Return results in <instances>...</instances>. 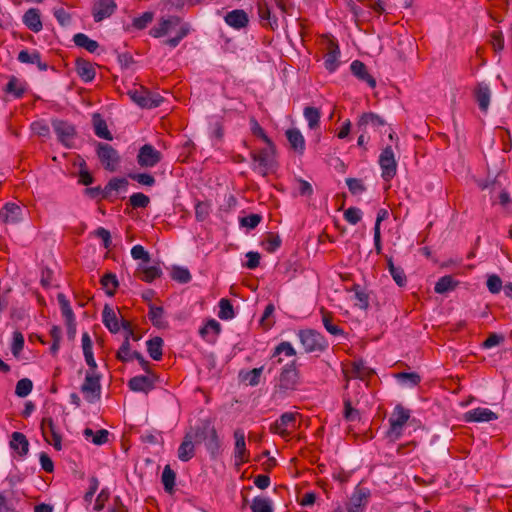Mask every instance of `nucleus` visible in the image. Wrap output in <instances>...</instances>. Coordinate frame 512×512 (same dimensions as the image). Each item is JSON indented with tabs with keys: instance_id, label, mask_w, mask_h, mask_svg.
I'll return each instance as SVG.
<instances>
[{
	"instance_id": "2eb2a0df",
	"label": "nucleus",
	"mask_w": 512,
	"mask_h": 512,
	"mask_svg": "<svg viewBox=\"0 0 512 512\" xmlns=\"http://www.w3.org/2000/svg\"><path fill=\"white\" fill-rule=\"evenodd\" d=\"M182 20L178 16H169L168 18H162L157 25L151 28L150 35L154 38H160L165 36L176 26L182 24Z\"/></svg>"
},
{
	"instance_id": "774afa93",
	"label": "nucleus",
	"mask_w": 512,
	"mask_h": 512,
	"mask_svg": "<svg viewBox=\"0 0 512 512\" xmlns=\"http://www.w3.org/2000/svg\"><path fill=\"white\" fill-rule=\"evenodd\" d=\"M262 220V216L259 214H249L240 218V225L249 229L256 228Z\"/></svg>"
},
{
	"instance_id": "f03ea898",
	"label": "nucleus",
	"mask_w": 512,
	"mask_h": 512,
	"mask_svg": "<svg viewBox=\"0 0 512 512\" xmlns=\"http://www.w3.org/2000/svg\"><path fill=\"white\" fill-rule=\"evenodd\" d=\"M297 336L305 353H322L329 346L327 339L314 329H301Z\"/></svg>"
},
{
	"instance_id": "bf43d9fd",
	"label": "nucleus",
	"mask_w": 512,
	"mask_h": 512,
	"mask_svg": "<svg viewBox=\"0 0 512 512\" xmlns=\"http://www.w3.org/2000/svg\"><path fill=\"white\" fill-rule=\"evenodd\" d=\"M351 291H354L355 293V298L359 302L357 304L359 308L366 310L369 307V295L361 289L359 284H354Z\"/></svg>"
},
{
	"instance_id": "cd10ccee",
	"label": "nucleus",
	"mask_w": 512,
	"mask_h": 512,
	"mask_svg": "<svg viewBox=\"0 0 512 512\" xmlns=\"http://www.w3.org/2000/svg\"><path fill=\"white\" fill-rule=\"evenodd\" d=\"M285 355L286 357H291L296 355V350L292 346L290 342L283 341L279 343L274 349L271 354V361L272 365L276 366L278 364H281L283 359L281 358V355Z\"/></svg>"
},
{
	"instance_id": "1a4fd4ad",
	"label": "nucleus",
	"mask_w": 512,
	"mask_h": 512,
	"mask_svg": "<svg viewBox=\"0 0 512 512\" xmlns=\"http://www.w3.org/2000/svg\"><path fill=\"white\" fill-rule=\"evenodd\" d=\"M52 127L58 140L67 148L72 147V141L76 135L75 127L67 121L53 120Z\"/></svg>"
},
{
	"instance_id": "e433bc0d",
	"label": "nucleus",
	"mask_w": 512,
	"mask_h": 512,
	"mask_svg": "<svg viewBox=\"0 0 512 512\" xmlns=\"http://www.w3.org/2000/svg\"><path fill=\"white\" fill-rule=\"evenodd\" d=\"M92 122L96 136L105 140L113 139L112 134L107 127L106 121L101 117L100 114H94Z\"/></svg>"
},
{
	"instance_id": "9d476101",
	"label": "nucleus",
	"mask_w": 512,
	"mask_h": 512,
	"mask_svg": "<svg viewBox=\"0 0 512 512\" xmlns=\"http://www.w3.org/2000/svg\"><path fill=\"white\" fill-rule=\"evenodd\" d=\"M157 380L158 376L156 374L138 375L132 377L127 385L133 392H143L147 394L154 389Z\"/></svg>"
},
{
	"instance_id": "338daca9",
	"label": "nucleus",
	"mask_w": 512,
	"mask_h": 512,
	"mask_svg": "<svg viewBox=\"0 0 512 512\" xmlns=\"http://www.w3.org/2000/svg\"><path fill=\"white\" fill-rule=\"evenodd\" d=\"M5 92L13 94L16 98H21L25 90L24 88L18 85L17 78L12 76L6 84Z\"/></svg>"
},
{
	"instance_id": "f257e3e1",
	"label": "nucleus",
	"mask_w": 512,
	"mask_h": 512,
	"mask_svg": "<svg viewBox=\"0 0 512 512\" xmlns=\"http://www.w3.org/2000/svg\"><path fill=\"white\" fill-rule=\"evenodd\" d=\"M300 384V372L297 369V361L293 360L285 364L274 387V395L285 397L288 393L295 391Z\"/></svg>"
},
{
	"instance_id": "49530a36",
	"label": "nucleus",
	"mask_w": 512,
	"mask_h": 512,
	"mask_svg": "<svg viewBox=\"0 0 512 512\" xmlns=\"http://www.w3.org/2000/svg\"><path fill=\"white\" fill-rule=\"evenodd\" d=\"M101 285L106 290L108 296H113L117 287L119 286L118 279L114 273H106L101 278Z\"/></svg>"
},
{
	"instance_id": "c9c22d12",
	"label": "nucleus",
	"mask_w": 512,
	"mask_h": 512,
	"mask_svg": "<svg viewBox=\"0 0 512 512\" xmlns=\"http://www.w3.org/2000/svg\"><path fill=\"white\" fill-rule=\"evenodd\" d=\"M459 281L455 280L451 275H445L436 282L434 291L437 294H445L453 291L458 286Z\"/></svg>"
},
{
	"instance_id": "09e8293b",
	"label": "nucleus",
	"mask_w": 512,
	"mask_h": 512,
	"mask_svg": "<svg viewBox=\"0 0 512 512\" xmlns=\"http://www.w3.org/2000/svg\"><path fill=\"white\" fill-rule=\"evenodd\" d=\"M191 27L189 23H182L177 31L175 37L169 38L164 41L165 45L171 48H175L179 45L182 39H184L190 33Z\"/></svg>"
},
{
	"instance_id": "69168bd1",
	"label": "nucleus",
	"mask_w": 512,
	"mask_h": 512,
	"mask_svg": "<svg viewBox=\"0 0 512 512\" xmlns=\"http://www.w3.org/2000/svg\"><path fill=\"white\" fill-rule=\"evenodd\" d=\"M346 184L353 195H359L366 191V187L361 179L347 178Z\"/></svg>"
},
{
	"instance_id": "bb28decb",
	"label": "nucleus",
	"mask_w": 512,
	"mask_h": 512,
	"mask_svg": "<svg viewBox=\"0 0 512 512\" xmlns=\"http://www.w3.org/2000/svg\"><path fill=\"white\" fill-rule=\"evenodd\" d=\"M220 332L221 325L215 319H209L199 330L201 337L208 343H214Z\"/></svg>"
},
{
	"instance_id": "7c9ffc66",
	"label": "nucleus",
	"mask_w": 512,
	"mask_h": 512,
	"mask_svg": "<svg viewBox=\"0 0 512 512\" xmlns=\"http://www.w3.org/2000/svg\"><path fill=\"white\" fill-rule=\"evenodd\" d=\"M10 448L21 457L26 456L29 451V442L21 432H13L9 442Z\"/></svg>"
},
{
	"instance_id": "a18cd8bd",
	"label": "nucleus",
	"mask_w": 512,
	"mask_h": 512,
	"mask_svg": "<svg viewBox=\"0 0 512 512\" xmlns=\"http://www.w3.org/2000/svg\"><path fill=\"white\" fill-rule=\"evenodd\" d=\"M163 315H164L163 307L155 306V305L149 306L148 317H149L150 321L152 322L153 326H155L157 328L165 327L166 322L164 321Z\"/></svg>"
},
{
	"instance_id": "473e14b6",
	"label": "nucleus",
	"mask_w": 512,
	"mask_h": 512,
	"mask_svg": "<svg viewBox=\"0 0 512 512\" xmlns=\"http://www.w3.org/2000/svg\"><path fill=\"white\" fill-rule=\"evenodd\" d=\"M102 322L111 333H117L120 330L117 315L108 305H105L102 311Z\"/></svg>"
},
{
	"instance_id": "c756f323",
	"label": "nucleus",
	"mask_w": 512,
	"mask_h": 512,
	"mask_svg": "<svg viewBox=\"0 0 512 512\" xmlns=\"http://www.w3.org/2000/svg\"><path fill=\"white\" fill-rule=\"evenodd\" d=\"M75 66L76 72L82 81L91 82L95 78L96 71L91 62L83 58H78Z\"/></svg>"
},
{
	"instance_id": "052dcab7",
	"label": "nucleus",
	"mask_w": 512,
	"mask_h": 512,
	"mask_svg": "<svg viewBox=\"0 0 512 512\" xmlns=\"http://www.w3.org/2000/svg\"><path fill=\"white\" fill-rule=\"evenodd\" d=\"M129 202L134 209L146 208L150 203V198L141 192H137L130 196Z\"/></svg>"
},
{
	"instance_id": "c03bdc74",
	"label": "nucleus",
	"mask_w": 512,
	"mask_h": 512,
	"mask_svg": "<svg viewBox=\"0 0 512 512\" xmlns=\"http://www.w3.org/2000/svg\"><path fill=\"white\" fill-rule=\"evenodd\" d=\"M175 480L176 473L169 465H166L162 472L161 481L167 493L172 494L174 492Z\"/></svg>"
},
{
	"instance_id": "4c0bfd02",
	"label": "nucleus",
	"mask_w": 512,
	"mask_h": 512,
	"mask_svg": "<svg viewBox=\"0 0 512 512\" xmlns=\"http://www.w3.org/2000/svg\"><path fill=\"white\" fill-rule=\"evenodd\" d=\"M211 435L204 441L206 450L212 459H216L221 452V440L218 436L217 430H210Z\"/></svg>"
},
{
	"instance_id": "393cba45",
	"label": "nucleus",
	"mask_w": 512,
	"mask_h": 512,
	"mask_svg": "<svg viewBox=\"0 0 512 512\" xmlns=\"http://www.w3.org/2000/svg\"><path fill=\"white\" fill-rule=\"evenodd\" d=\"M24 25L31 31L38 33L42 30L43 24L41 21L40 11L37 8L28 9L23 15Z\"/></svg>"
},
{
	"instance_id": "a211bd4d",
	"label": "nucleus",
	"mask_w": 512,
	"mask_h": 512,
	"mask_svg": "<svg viewBox=\"0 0 512 512\" xmlns=\"http://www.w3.org/2000/svg\"><path fill=\"white\" fill-rule=\"evenodd\" d=\"M474 98L478 104L479 109L486 113L488 111L491 100V90L489 86L484 82L478 83L474 89Z\"/></svg>"
},
{
	"instance_id": "72a5a7b5",
	"label": "nucleus",
	"mask_w": 512,
	"mask_h": 512,
	"mask_svg": "<svg viewBox=\"0 0 512 512\" xmlns=\"http://www.w3.org/2000/svg\"><path fill=\"white\" fill-rule=\"evenodd\" d=\"M286 137H287V140L291 146V148L302 154L305 150V140H304V137L302 135V133L296 129V128H291V129H288L286 131Z\"/></svg>"
},
{
	"instance_id": "f704fd0d",
	"label": "nucleus",
	"mask_w": 512,
	"mask_h": 512,
	"mask_svg": "<svg viewBox=\"0 0 512 512\" xmlns=\"http://www.w3.org/2000/svg\"><path fill=\"white\" fill-rule=\"evenodd\" d=\"M320 313L322 316V323L327 332H329L333 336L344 335V330L333 323V315L331 312L327 311L325 308L322 307L320 309Z\"/></svg>"
},
{
	"instance_id": "aec40b11",
	"label": "nucleus",
	"mask_w": 512,
	"mask_h": 512,
	"mask_svg": "<svg viewBox=\"0 0 512 512\" xmlns=\"http://www.w3.org/2000/svg\"><path fill=\"white\" fill-rule=\"evenodd\" d=\"M178 458L182 462H188L195 456V444L191 432H187L178 447Z\"/></svg>"
},
{
	"instance_id": "6e6552de",
	"label": "nucleus",
	"mask_w": 512,
	"mask_h": 512,
	"mask_svg": "<svg viewBox=\"0 0 512 512\" xmlns=\"http://www.w3.org/2000/svg\"><path fill=\"white\" fill-rule=\"evenodd\" d=\"M101 376L95 372H87L85 380L81 386V392L85 394L89 402H94L95 399L100 398L101 394Z\"/></svg>"
},
{
	"instance_id": "603ef678",
	"label": "nucleus",
	"mask_w": 512,
	"mask_h": 512,
	"mask_svg": "<svg viewBox=\"0 0 512 512\" xmlns=\"http://www.w3.org/2000/svg\"><path fill=\"white\" fill-rule=\"evenodd\" d=\"M304 117L307 120L310 129H315L319 126L321 117L319 109L310 106L305 107Z\"/></svg>"
},
{
	"instance_id": "ddd939ff",
	"label": "nucleus",
	"mask_w": 512,
	"mask_h": 512,
	"mask_svg": "<svg viewBox=\"0 0 512 512\" xmlns=\"http://www.w3.org/2000/svg\"><path fill=\"white\" fill-rule=\"evenodd\" d=\"M117 4L114 0H97L92 7V15L95 22H100L110 17L116 10Z\"/></svg>"
},
{
	"instance_id": "9b49d317",
	"label": "nucleus",
	"mask_w": 512,
	"mask_h": 512,
	"mask_svg": "<svg viewBox=\"0 0 512 512\" xmlns=\"http://www.w3.org/2000/svg\"><path fill=\"white\" fill-rule=\"evenodd\" d=\"M233 437L235 439V447H234V458L237 465L248 462L249 460V452L246 449L245 442V432L241 428H237Z\"/></svg>"
},
{
	"instance_id": "f3484780",
	"label": "nucleus",
	"mask_w": 512,
	"mask_h": 512,
	"mask_svg": "<svg viewBox=\"0 0 512 512\" xmlns=\"http://www.w3.org/2000/svg\"><path fill=\"white\" fill-rule=\"evenodd\" d=\"M224 20L228 26L236 30L246 28L249 24L248 14L243 9H235L228 12Z\"/></svg>"
},
{
	"instance_id": "8fccbe9b",
	"label": "nucleus",
	"mask_w": 512,
	"mask_h": 512,
	"mask_svg": "<svg viewBox=\"0 0 512 512\" xmlns=\"http://www.w3.org/2000/svg\"><path fill=\"white\" fill-rule=\"evenodd\" d=\"M252 512H273L272 503L265 497H254L250 506Z\"/></svg>"
},
{
	"instance_id": "6e6d98bb",
	"label": "nucleus",
	"mask_w": 512,
	"mask_h": 512,
	"mask_svg": "<svg viewBox=\"0 0 512 512\" xmlns=\"http://www.w3.org/2000/svg\"><path fill=\"white\" fill-rule=\"evenodd\" d=\"M344 419L349 422H354L360 419V413L357 409L353 408L350 398L344 397Z\"/></svg>"
},
{
	"instance_id": "a878e982",
	"label": "nucleus",
	"mask_w": 512,
	"mask_h": 512,
	"mask_svg": "<svg viewBox=\"0 0 512 512\" xmlns=\"http://www.w3.org/2000/svg\"><path fill=\"white\" fill-rule=\"evenodd\" d=\"M210 430H216L215 426L212 424V421L209 419L202 420L199 425L195 426L190 431L193 436V441L196 443L206 441V439H208L211 435Z\"/></svg>"
},
{
	"instance_id": "de8ad7c7",
	"label": "nucleus",
	"mask_w": 512,
	"mask_h": 512,
	"mask_svg": "<svg viewBox=\"0 0 512 512\" xmlns=\"http://www.w3.org/2000/svg\"><path fill=\"white\" fill-rule=\"evenodd\" d=\"M147 93H148V90L141 88V89L130 90L128 92V95L130 96L131 100L133 102H135L141 108L150 109V106L152 104L148 103Z\"/></svg>"
},
{
	"instance_id": "79ce46f5",
	"label": "nucleus",
	"mask_w": 512,
	"mask_h": 512,
	"mask_svg": "<svg viewBox=\"0 0 512 512\" xmlns=\"http://www.w3.org/2000/svg\"><path fill=\"white\" fill-rule=\"evenodd\" d=\"M396 380L402 386L415 387L421 382V376L416 372H399L395 375Z\"/></svg>"
},
{
	"instance_id": "f8f14e48",
	"label": "nucleus",
	"mask_w": 512,
	"mask_h": 512,
	"mask_svg": "<svg viewBox=\"0 0 512 512\" xmlns=\"http://www.w3.org/2000/svg\"><path fill=\"white\" fill-rule=\"evenodd\" d=\"M297 413L285 412L283 413L270 427V431L279 434L281 437H288L290 432L287 430L288 426L295 427Z\"/></svg>"
},
{
	"instance_id": "2f4dec72",
	"label": "nucleus",
	"mask_w": 512,
	"mask_h": 512,
	"mask_svg": "<svg viewBox=\"0 0 512 512\" xmlns=\"http://www.w3.org/2000/svg\"><path fill=\"white\" fill-rule=\"evenodd\" d=\"M137 273L139 279L147 283H151L162 276V270L159 265L144 266L140 264L137 268Z\"/></svg>"
},
{
	"instance_id": "4be33fe9",
	"label": "nucleus",
	"mask_w": 512,
	"mask_h": 512,
	"mask_svg": "<svg viewBox=\"0 0 512 512\" xmlns=\"http://www.w3.org/2000/svg\"><path fill=\"white\" fill-rule=\"evenodd\" d=\"M22 218V208L16 203H6L0 210V219L5 223L15 224Z\"/></svg>"
},
{
	"instance_id": "ea45409f",
	"label": "nucleus",
	"mask_w": 512,
	"mask_h": 512,
	"mask_svg": "<svg viewBox=\"0 0 512 512\" xmlns=\"http://www.w3.org/2000/svg\"><path fill=\"white\" fill-rule=\"evenodd\" d=\"M163 339L159 336H156V337H153L151 339H149L147 342H146V345H147V351L149 353V356L155 360V361H159L162 359V356H163V351H162V347H163Z\"/></svg>"
},
{
	"instance_id": "a19ab883",
	"label": "nucleus",
	"mask_w": 512,
	"mask_h": 512,
	"mask_svg": "<svg viewBox=\"0 0 512 512\" xmlns=\"http://www.w3.org/2000/svg\"><path fill=\"white\" fill-rule=\"evenodd\" d=\"M128 180L126 178L114 177L104 187V199H110L113 191L126 190L128 187Z\"/></svg>"
},
{
	"instance_id": "e2e57ef3",
	"label": "nucleus",
	"mask_w": 512,
	"mask_h": 512,
	"mask_svg": "<svg viewBox=\"0 0 512 512\" xmlns=\"http://www.w3.org/2000/svg\"><path fill=\"white\" fill-rule=\"evenodd\" d=\"M264 367L253 368L243 374V380L247 381L250 386H257L260 383V377Z\"/></svg>"
},
{
	"instance_id": "4d7b16f0",
	"label": "nucleus",
	"mask_w": 512,
	"mask_h": 512,
	"mask_svg": "<svg viewBox=\"0 0 512 512\" xmlns=\"http://www.w3.org/2000/svg\"><path fill=\"white\" fill-rule=\"evenodd\" d=\"M32 389V381L29 378H22L16 384L15 394L18 397L24 398L31 393Z\"/></svg>"
},
{
	"instance_id": "c85d7f7f",
	"label": "nucleus",
	"mask_w": 512,
	"mask_h": 512,
	"mask_svg": "<svg viewBox=\"0 0 512 512\" xmlns=\"http://www.w3.org/2000/svg\"><path fill=\"white\" fill-rule=\"evenodd\" d=\"M17 59L21 63L36 64L40 71H46L48 69V64L41 61V54L37 50H33L32 52L21 50Z\"/></svg>"
},
{
	"instance_id": "5701e85b",
	"label": "nucleus",
	"mask_w": 512,
	"mask_h": 512,
	"mask_svg": "<svg viewBox=\"0 0 512 512\" xmlns=\"http://www.w3.org/2000/svg\"><path fill=\"white\" fill-rule=\"evenodd\" d=\"M384 125H386V121L373 112L363 113L357 122V128L360 132H366L367 126L379 128Z\"/></svg>"
},
{
	"instance_id": "3c124183",
	"label": "nucleus",
	"mask_w": 512,
	"mask_h": 512,
	"mask_svg": "<svg viewBox=\"0 0 512 512\" xmlns=\"http://www.w3.org/2000/svg\"><path fill=\"white\" fill-rule=\"evenodd\" d=\"M218 317L222 320H231L234 318V308L229 299L222 298L219 301Z\"/></svg>"
},
{
	"instance_id": "58836bf2",
	"label": "nucleus",
	"mask_w": 512,
	"mask_h": 512,
	"mask_svg": "<svg viewBox=\"0 0 512 512\" xmlns=\"http://www.w3.org/2000/svg\"><path fill=\"white\" fill-rule=\"evenodd\" d=\"M73 42L76 46L87 50L90 53H94L99 48V43L93 39H90L84 33H77L73 36Z\"/></svg>"
},
{
	"instance_id": "4468645a",
	"label": "nucleus",
	"mask_w": 512,
	"mask_h": 512,
	"mask_svg": "<svg viewBox=\"0 0 512 512\" xmlns=\"http://www.w3.org/2000/svg\"><path fill=\"white\" fill-rule=\"evenodd\" d=\"M273 150H274V147L271 148L269 146V148H264V149H261L258 152H252L251 153V158L257 164L255 166V169L258 170V172L262 176H266L268 174V170H269V168L271 166V159L270 158H271V155L273 153Z\"/></svg>"
},
{
	"instance_id": "7ed1b4c3",
	"label": "nucleus",
	"mask_w": 512,
	"mask_h": 512,
	"mask_svg": "<svg viewBox=\"0 0 512 512\" xmlns=\"http://www.w3.org/2000/svg\"><path fill=\"white\" fill-rule=\"evenodd\" d=\"M410 418V411L402 405L395 406L392 415L389 418V430L387 436L393 440H398L402 436L403 427Z\"/></svg>"
},
{
	"instance_id": "423d86ee",
	"label": "nucleus",
	"mask_w": 512,
	"mask_h": 512,
	"mask_svg": "<svg viewBox=\"0 0 512 512\" xmlns=\"http://www.w3.org/2000/svg\"><path fill=\"white\" fill-rule=\"evenodd\" d=\"M162 160V153L151 144H144L137 154V163L140 167L152 168Z\"/></svg>"
},
{
	"instance_id": "5fc2aeb1",
	"label": "nucleus",
	"mask_w": 512,
	"mask_h": 512,
	"mask_svg": "<svg viewBox=\"0 0 512 512\" xmlns=\"http://www.w3.org/2000/svg\"><path fill=\"white\" fill-rule=\"evenodd\" d=\"M57 301L65 320L71 321V319L75 318L70 302L63 293L57 295Z\"/></svg>"
},
{
	"instance_id": "dca6fc26",
	"label": "nucleus",
	"mask_w": 512,
	"mask_h": 512,
	"mask_svg": "<svg viewBox=\"0 0 512 512\" xmlns=\"http://www.w3.org/2000/svg\"><path fill=\"white\" fill-rule=\"evenodd\" d=\"M498 415L488 408L477 407L464 414L466 422H490L497 420Z\"/></svg>"
},
{
	"instance_id": "0e129e2a",
	"label": "nucleus",
	"mask_w": 512,
	"mask_h": 512,
	"mask_svg": "<svg viewBox=\"0 0 512 512\" xmlns=\"http://www.w3.org/2000/svg\"><path fill=\"white\" fill-rule=\"evenodd\" d=\"M128 177L141 185L153 186L156 182L155 178L148 173H129Z\"/></svg>"
},
{
	"instance_id": "b1692460",
	"label": "nucleus",
	"mask_w": 512,
	"mask_h": 512,
	"mask_svg": "<svg viewBox=\"0 0 512 512\" xmlns=\"http://www.w3.org/2000/svg\"><path fill=\"white\" fill-rule=\"evenodd\" d=\"M340 49L336 42L330 41L328 52L324 56V66L329 72H334L339 66Z\"/></svg>"
},
{
	"instance_id": "0eeeda50",
	"label": "nucleus",
	"mask_w": 512,
	"mask_h": 512,
	"mask_svg": "<svg viewBox=\"0 0 512 512\" xmlns=\"http://www.w3.org/2000/svg\"><path fill=\"white\" fill-rule=\"evenodd\" d=\"M97 155L106 170L111 172L116 170L120 157L118 152L111 145L98 143Z\"/></svg>"
},
{
	"instance_id": "680f3d73",
	"label": "nucleus",
	"mask_w": 512,
	"mask_h": 512,
	"mask_svg": "<svg viewBox=\"0 0 512 512\" xmlns=\"http://www.w3.org/2000/svg\"><path fill=\"white\" fill-rule=\"evenodd\" d=\"M172 279L179 283H188L191 280V274L188 269L174 266L171 273Z\"/></svg>"
},
{
	"instance_id": "20e7f679",
	"label": "nucleus",
	"mask_w": 512,
	"mask_h": 512,
	"mask_svg": "<svg viewBox=\"0 0 512 512\" xmlns=\"http://www.w3.org/2000/svg\"><path fill=\"white\" fill-rule=\"evenodd\" d=\"M40 428L44 440L52 444L57 451H60L62 449V436L53 419L51 417H44Z\"/></svg>"
},
{
	"instance_id": "39448f33",
	"label": "nucleus",
	"mask_w": 512,
	"mask_h": 512,
	"mask_svg": "<svg viewBox=\"0 0 512 512\" xmlns=\"http://www.w3.org/2000/svg\"><path fill=\"white\" fill-rule=\"evenodd\" d=\"M378 162L382 170V178L385 181H390L394 178L397 172V163L391 146H387L382 150Z\"/></svg>"
},
{
	"instance_id": "37998d69",
	"label": "nucleus",
	"mask_w": 512,
	"mask_h": 512,
	"mask_svg": "<svg viewBox=\"0 0 512 512\" xmlns=\"http://www.w3.org/2000/svg\"><path fill=\"white\" fill-rule=\"evenodd\" d=\"M370 497V490L365 487L357 486L351 496L350 503L354 507H365Z\"/></svg>"
},
{
	"instance_id": "412c9836",
	"label": "nucleus",
	"mask_w": 512,
	"mask_h": 512,
	"mask_svg": "<svg viewBox=\"0 0 512 512\" xmlns=\"http://www.w3.org/2000/svg\"><path fill=\"white\" fill-rule=\"evenodd\" d=\"M257 10L262 26H269L272 30L278 27V19L271 15V9L265 0H258Z\"/></svg>"
},
{
	"instance_id": "6ab92c4d",
	"label": "nucleus",
	"mask_w": 512,
	"mask_h": 512,
	"mask_svg": "<svg viewBox=\"0 0 512 512\" xmlns=\"http://www.w3.org/2000/svg\"><path fill=\"white\" fill-rule=\"evenodd\" d=\"M352 74L360 81L366 82L370 88L376 87L375 78L369 74L366 65L360 60H354L350 65Z\"/></svg>"
},
{
	"instance_id": "864d4df0",
	"label": "nucleus",
	"mask_w": 512,
	"mask_h": 512,
	"mask_svg": "<svg viewBox=\"0 0 512 512\" xmlns=\"http://www.w3.org/2000/svg\"><path fill=\"white\" fill-rule=\"evenodd\" d=\"M116 358L124 363L129 362L134 358L133 351H131L130 339H128V337H125L122 345L116 353Z\"/></svg>"
},
{
	"instance_id": "13d9d810",
	"label": "nucleus",
	"mask_w": 512,
	"mask_h": 512,
	"mask_svg": "<svg viewBox=\"0 0 512 512\" xmlns=\"http://www.w3.org/2000/svg\"><path fill=\"white\" fill-rule=\"evenodd\" d=\"M251 124V132L254 136L261 138L268 146L273 148V142L272 140L267 136L264 129L260 126L258 121L255 118H252L250 120Z\"/></svg>"
}]
</instances>
